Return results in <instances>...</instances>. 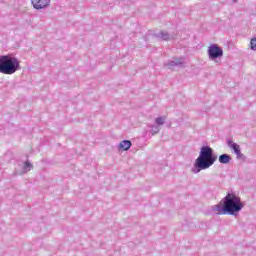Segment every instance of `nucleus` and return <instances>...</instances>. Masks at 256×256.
<instances>
[{"label": "nucleus", "instance_id": "4", "mask_svg": "<svg viewBox=\"0 0 256 256\" xmlns=\"http://www.w3.org/2000/svg\"><path fill=\"white\" fill-rule=\"evenodd\" d=\"M208 55L210 59H217L219 57H223V49L219 47L217 44H211L208 47Z\"/></svg>", "mask_w": 256, "mask_h": 256}, {"label": "nucleus", "instance_id": "13", "mask_svg": "<svg viewBox=\"0 0 256 256\" xmlns=\"http://www.w3.org/2000/svg\"><path fill=\"white\" fill-rule=\"evenodd\" d=\"M179 63H181V62L177 61L175 64L177 65V64H179Z\"/></svg>", "mask_w": 256, "mask_h": 256}, {"label": "nucleus", "instance_id": "6", "mask_svg": "<svg viewBox=\"0 0 256 256\" xmlns=\"http://www.w3.org/2000/svg\"><path fill=\"white\" fill-rule=\"evenodd\" d=\"M229 147H230V149H233V151L237 155V157L241 156V146H239V144L230 142Z\"/></svg>", "mask_w": 256, "mask_h": 256}, {"label": "nucleus", "instance_id": "5", "mask_svg": "<svg viewBox=\"0 0 256 256\" xmlns=\"http://www.w3.org/2000/svg\"><path fill=\"white\" fill-rule=\"evenodd\" d=\"M34 9H45V7H49L51 0H31Z\"/></svg>", "mask_w": 256, "mask_h": 256}, {"label": "nucleus", "instance_id": "1", "mask_svg": "<svg viewBox=\"0 0 256 256\" xmlns=\"http://www.w3.org/2000/svg\"><path fill=\"white\" fill-rule=\"evenodd\" d=\"M241 198L233 193L227 194L218 205L213 207V212L217 215H235L243 209Z\"/></svg>", "mask_w": 256, "mask_h": 256}, {"label": "nucleus", "instance_id": "10", "mask_svg": "<svg viewBox=\"0 0 256 256\" xmlns=\"http://www.w3.org/2000/svg\"><path fill=\"white\" fill-rule=\"evenodd\" d=\"M156 123H157L158 125H163V123H165V119L162 118V117H159V118L156 119Z\"/></svg>", "mask_w": 256, "mask_h": 256}, {"label": "nucleus", "instance_id": "11", "mask_svg": "<svg viewBox=\"0 0 256 256\" xmlns=\"http://www.w3.org/2000/svg\"><path fill=\"white\" fill-rule=\"evenodd\" d=\"M162 39H164V41H167V39H169V34L162 33Z\"/></svg>", "mask_w": 256, "mask_h": 256}, {"label": "nucleus", "instance_id": "2", "mask_svg": "<svg viewBox=\"0 0 256 256\" xmlns=\"http://www.w3.org/2000/svg\"><path fill=\"white\" fill-rule=\"evenodd\" d=\"M215 161H217V157L213 156V148L204 146L201 148L200 155L196 159L195 167L199 169V171L209 169Z\"/></svg>", "mask_w": 256, "mask_h": 256}, {"label": "nucleus", "instance_id": "7", "mask_svg": "<svg viewBox=\"0 0 256 256\" xmlns=\"http://www.w3.org/2000/svg\"><path fill=\"white\" fill-rule=\"evenodd\" d=\"M119 148L122 149V151H129V149H131V141L123 140L120 142Z\"/></svg>", "mask_w": 256, "mask_h": 256}, {"label": "nucleus", "instance_id": "8", "mask_svg": "<svg viewBox=\"0 0 256 256\" xmlns=\"http://www.w3.org/2000/svg\"><path fill=\"white\" fill-rule=\"evenodd\" d=\"M231 161V156L227 155V154H222L219 157V162L220 163H224L227 164Z\"/></svg>", "mask_w": 256, "mask_h": 256}, {"label": "nucleus", "instance_id": "9", "mask_svg": "<svg viewBox=\"0 0 256 256\" xmlns=\"http://www.w3.org/2000/svg\"><path fill=\"white\" fill-rule=\"evenodd\" d=\"M250 47H251L252 51H256V38H253L250 41Z\"/></svg>", "mask_w": 256, "mask_h": 256}, {"label": "nucleus", "instance_id": "12", "mask_svg": "<svg viewBox=\"0 0 256 256\" xmlns=\"http://www.w3.org/2000/svg\"><path fill=\"white\" fill-rule=\"evenodd\" d=\"M25 167H31V164H29V162H26Z\"/></svg>", "mask_w": 256, "mask_h": 256}, {"label": "nucleus", "instance_id": "3", "mask_svg": "<svg viewBox=\"0 0 256 256\" xmlns=\"http://www.w3.org/2000/svg\"><path fill=\"white\" fill-rule=\"evenodd\" d=\"M19 70V60L11 55L0 56V73L13 75Z\"/></svg>", "mask_w": 256, "mask_h": 256}]
</instances>
